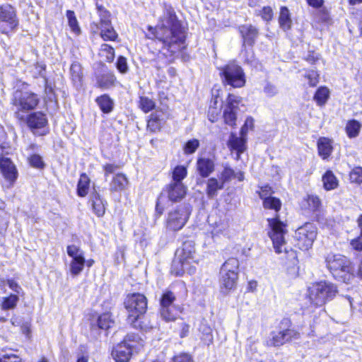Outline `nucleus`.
Instances as JSON below:
<instances>
[{"label":"nucleus","instance_id":"f257e3e1","mask_svg":"<svg viewBox=\"0 0 362 362\" xmlns=\"http://www.w3.org/2000/svg\"><path fill=\"white\" fill-rule=\"evenodd\" d=\"M154 30L155 37L163 43V55L172 57L185 48L184 28L171 6H165L163 15Z\"/></svg>","mask_w":362,"mask_h":362},{"label":"nucleus","instance_id":"f03ea898","mask_svg":"<svg viewBox=\"0 0 362 362\" xmlns=\"http://www.w3.org/2000/svg\"><path fill=\"white\" fill-rule=\"evenodd\" d=\"M267 221L269 227L268 235L272 242L275 252L277 254L285 252L295 259L296 257L295 252L292 250H287L286 225L279 219L278 216L273 218H268Z\"/></svg>","mask_w":362,"mask_h":362},{"label":"nucleus","instance_id":"7ed1b4c3","mask_svg":"<svg viewBox=\"0 0 362 362\" xmlns=\"http://www.w3.org/2000/svg\"><path fill=\"white\" fill-rule=\"evenodd\" d=\"M325 262L327 267L336 279L348 282L353 277L351 262L346 257L329 253L327 255Z\"/></svg>","mask_w":362,"mask_h":362},{"label":"nucleus","instance_id":"20e7f679","mask_svg":"<svg viewBox=\"0 0 362 362\" xmlns=\"http://www.w3.org/2000/svg\"><path fill=\"white\" fill-rule=\"evenodd\" d=\"M144 343L138 335L128 334L124 340L112 350V356L116 362H128L133 353L139 352Z\"/></svg>","mask_w":362,"mask_h":362},{"label":"nucleus","instance_id":"39448f33","mask_svg":"<svg viewBox=\"0 0 362 362\" xmlns=\"http://www.w3.org/2000/svg\"><path fill=\"white\" fill-rule=\"evenodd\" d=\"M337 293V286L326 281L314 283L308 288L310 301L316 306L324 305L327 301L332 300Z\"/></svg>","mask_w":362,"mask_h":362},{"label":"nucleus","instance_id":"423d86ee","mask_svg":"<svg viewBox=\"0 0 362 362\" xmlns=\"http://www.w3.org/2000/svg\"><path fill=\"white\" fill-rule=\"evenodd\" d=\"M124 307L128 312L127 321L133 327L137 328L140 325L138 320L147 309V299L143 294L135 293L129 294L124 300Z\"/></svg>","mask_w":362,"mask_h":362},{"label":"nucleus","instance_id":"0eeeda50","mask_svg":"<svg viewBox=\"0 0 362 362\" xmlns=\"http://www.w3.org/2000/svg\"><path fill=\"white\" fill-rule=\"evenodd\" d=\"M40 102L37 94L22 89H16L12 95L11 104L16 107L15 115L20 120L24 119L21 112H26L35 109Z\"/></svg>","mask_w":362,"mask_h":362},{"label":"nucleus","instance_id":"6e6552de","mask_svg":"<svg viewBox=\"0 0 362 362\" xmlns=\"http://www.w3.org/2000/svg\"><path fill=\"white\" fill-rule=\"evenodd\" d=\"M239 261L230 258L224 262L220 270L221 291L227 293L235 287L238 276Z\"/></svg>","mask_w":362,"mask_h":362},{"label":"nucleus","instance_id":"1a4fd4ad","mask_svg":"<svg viewBox=\"0 0 362 362\" xmlns=\"http://www.w3.org/2000/svg\"><path fill=\"white\" fill-rule=\"evenodd\" d=\"M223 82L233 88L245 86L246 80L243 69L235 62H229L221 69Z\"/></svg>","mask_w":362,"mask_h":362},{"label":"nucleus","instance_id":"9d476101","mask_svg":"<svg viewBox=\"0 0 362 362\" xmlns=\"http://www.w3.org/2000/svg\"><path fill=\"white\" fill-rule=\"evenodd\" d=\"M317 235V229L315 224L306 223L299 227L295 233L297 245L301 250L310 249Z\"/></svg>","mask_w":362,"mask_h":362},{"label":"nucleus","instance_id":"9b49d317","mask_svg":"<svg viewBox=\"0 0 362 362\" xmlns=\"http://www.w3.org/2000/svg\"><path fill=\"white\" fill-rule=\"evenodd\" d=\"M96 7L100 16V23H93L96 29L100 30V36L104 40H115L117 35L111 25L110 13L102 6L96 4Z\"/></svg>","mask_w":362,"mask_h":362},{"label":"nucleus","instance_id":"f8f14e48","mask_svg":"<svg viewBox=\"0 0 362 362\" xmlns=\"http://www.w3.org/2000/svg\"><path fill=\"white\" fill-rule=\"evenodd\" d=\"M18 25L15 8L9 4L0 6V32L6 34L15 30Z\"/></svg>","mask_w":362,"mask_h":362},{"label":"nucleus","instance_id":"ddd939ff","mask_svg":"<svg viewBox=\"0 0 362 362\" xmlns=\"http://www.w3.org/2000/svg\"><path fill=\"white\" fill-rule=\"evenodd\" d=\"M190 215V209L187 206H180L168 214L167 228L173 231L182 229L187 223Z\"/></svg>","mask_w":362,"mask_h":362},{"label":"nucleus","instance_id":"4468645a","mask_svg":"<svg viewBox=\"0 0 362 362\" xmlns=\"http://www.w3.org/2000/svg\"><path fill=\"white\" fill-rule=\"evenodd\" d=\"M66 252L68 255L71 257L69 272L73 276H76L81 273L86 264L84 252L75 245H68Z\"/></svg>","mask_w":362,"mask_h":362},{"label":"nucleus","instance_id":"2eb2a0df","mask_svg":"<svg viewBox=\"0 0 362 362\" xmlns=\"http://www.w3.org/2000/svg\"><path fill=\"white\" fill-rule=\"evenodd\" d=\"M241 98L237 95L229 94L226 99V105L223 110V118L226 124L235 126L237 119V111Z\"/></svg>","mask_w":362,"mask_h":362},{"label":"nucleus","instance_id":"dca6fc26","mask_svg":"<svg viewBox=\"0 0 362 362\" xmlns=\"http://www.w3.org/2000/svg\"><path fill=\"white\" fill-rule=\"evenodd\" d=\"M195 248L194 243L192 240H187L183 243L180 249L176 252V257L181 259L182 262H186L191 265L194 261Z\"/></svg>","mask_w":362,"mask_h":362},{"label":"nucleus","instance_id":"f3484780","mask_svg":"<svg viewBox=\"0 0 362 362\" xmlns=\"http://www.w3.org/2000/svg\"><path fill=\"white\" fill-rule=\"evenodd\" d=\"M288 324H290V320L288 319H284L280 322L279 329L272 331L270 333V336L266 341L267 346H280L286 343V339L283 329V325L287 326Z\"/></svg>","mask_w":362,"mask_h":362},{"label":"nucleus","instance_id":"a211bd4d","mask_svg":"<svg viewBox=\"0 0 362 362\" xmlns=\"http://www.w3.org/2000/svg\"><path fill=\"white\" fill-rule=\"evenodd\" d=\"M0 170L4 177L9 182L11 185H13L17 178L18 172L12 161L8 158H1Z\"/></svg>","mask_w":362,"mask_h":362},{"label":"nucleus","instance_id":"6ab92c4d","mask_svg":"<svg viewBox=\"0 0 362 362\" xmlns=\"http://www.w3.org/2000/svg\"><path fill=\"white\" fill-rule=\"evenodd\" d=\"M169 200L173 202L181 201L185 196L187 187L182 182H170L166 187Z\"/></svg>","mask_w":362,"mask_h":362},{"label":"nucleus","instance_id":"aec40b11","mask_svg":"<svg viewBox=\"0 0 362 362\" xmlns=\"http://www.w3.org/2000/svg\"><path fill=\"white\" fill-rule=\"evenodd\" d=\"M246 136L241 134L238 136L235 134L231 133L228 141V146L230 151L236 152V160H239L240 154L246 150Z\"/></svg>","mask_w":362,"mask_h":362},{"label":"nucleus","instance_id":"412c9836","mask_svg":"<svg viewBox=\"0 0 362 362\" xmlns=\"http://www.w3.org/2000/svg\"><path fill=\"white\" fill-rule=\"evenodd\" d=\"M27 124L31 129H38L47 125V119L42 112H35L28 116Z\"/></svg>","mask_w":362,"mask_h":362},{"label":"nucleus","instance_id":"4be33fe9","mask_svg":"<svg viewBox=\"0 0 362 362\" xmlns=\"http://www.w3.org/2000/svg\"><path fill=\"white\" fill-rule=\"evenodd\" d=\"M197 169L202 177H206L215 170L214 161L209 158H200L197 161Z\"/></svg>","mask_w":362,"mask_h":362},{"label":"nucleus","instance_id":"5701e85b","mask_svg":"<svg viewBox=\"0 0 362 362\" xmlns=\"http://www.w3.org/2000/svg\"><path fill=\"white\" fill-rule=\"evenodd\" d=\"M90 202L93 210L96 216L101 217L105 211V205L107 202L103 200L100 194L94 190L90 194Z\"/></svg>","mask_w":362,"mask_h":362},{"label":"nucleus","instance_id":"b1692460","mask_svg":"<svg viewBox=\"0 0 362 362\" xmlns=\"http://www.w3.org/2000/svg\"><path fill=\"white\" fill-rule=\"evenodd\" d=\"M195 271L194 266L189 265L186 262H182L177 257L173 262L171 272L175 276H182L185 272L192 274Z\"/></svg>","mask_w":362,"mask_h":362},{"label":"nucleus","instance_id":"393cba45","mask_svg":"<svg viewBox=\"0 0 362 362\" xmlns=\"http://www.w3.org/2000/svg\"><path fill=\"white\" fill-rule=\"evenodd\" d=\"M221 100H219L218 95H214L213 94V98L210 102V105L208 111V117L211 122H214L217 120L218 116L221 113Z\"/></svg>","mask_w":362,"mask_h":362},{"label":"nucleus","instance_id":"a878e982","mask_svg":"<svg viewBox=\"0 0 362 362\" xmlns=\"http://www.w3.org/2000/svg\"><path fill=\"white\" fill-rule=\"evenodd\" d=\"M116 77L112 72H106L96 76V83L98 88L108 89L115 86Z\"/></svg>","mask_w":362,"mask_h":362},{"label":"nucleus","instance_id":"bb28decb","mask_svg":"<svg viewBox=\"0 0 362 362\" xmlns=\"http://www.w3.org/2000/svg\"><path fill=\"white\" fill-rule=\"evenodd\" d=\"M240 31L243 38L244 43L252 45L257 37L258 31L252 25H243L240 28Z\"/></svg>","mask_w":362,"mask_h":362},{"label":"nucleus","instance_id":"cd10ccee","mask_svg":"<svg viewBox=\"0 0 362 362\" xmlns=\"http://www.w3.org/2000/svg\"><path fill=\"white\" fill-rule=\"evenodd\" d=\"M199 332L200 334V339L204 344L209 346L213 343L214 337L211 327L206 321H202L199 327Z\"/></svg>","mask_w":362,"mask_h":362},{"label":"nucleus","instance_id":"c85d7f7f","mask_svg":"<svg viewBox=\"0 0 362 362\" xmlns=\"http://www.w3.org/2000/svg\"><path fill=\"white\" fill-rule=\"evenodd\" d=\"M224 183L214 177L209 178L206 182V192L209 199L217 196L218 191L223 188Z\"/></svg>","mask_w":362,"mask_h":362},{"label":"nucleus","instance_id":"c756f323","mask_svg":"<svg viewBox=\"0 0 362 362\" xmlns=\"http://www.w3.org/2000/svg\"><path fill=\"white\" fill-rule=\"evenodd\" d=\"M164 119L165 118L163 115L158 111H156L155 113L150 115V119L148 120L147 124L148 129L153 132L159 131Z\"/></svg>","mask_w":362,"mask_h":362},{"label":"nucleus","instance_id":"7c9ffc66","mask_svg":"<svg viewBox=\"0 0 362 362\" xmlns=\"http://www.w3.org/2000/svg\"><path fill=\"white\" fill-rule=\"evenodd\" d=\"M317 148L319 155L325 159L329 157L332 151L331 140L327 138H320L317 141Z\"/></svg>","mask_w":362,"mask_h":362},{"label":"nucleus","instance_id":"2f4dec72","mask_svg":"<svg viewBox=\"0 0 362 362\" xmlns=\"http://www.w3.org/2000/svg\"><path fill=\"white\" fill-rule=\"evenodd\" d=\"M128 184V180L123 174H117L112 179L110 185L111 192H118L124 189Z\"/></svg>","mask_w":362,"mask_h":362},{"label":"nucleus","instance_id":"473e14b6","mask_svg":"<svg viewBox=\"0 0 362 362\" xmlns=\"http://www.w3.org/2000/svg\"><path fill=\"white\" fill-rule=\"evenodd\" d=\"M279 23L280 27L284 30H287L291 27L292 21L291 19L290 12L285 6L281 8Z\"/></svg>","mask_w":362,"mask_h":362},{"label":"nucleus","instance_id":"72a5a7b5","mask_svg":"<svg viewBox=\"0 0 362 362\" xmlns=\"http://www.w3.org/2000/svg\"><path fill=\"white\" fill-rule=\"evenodd\" d=\"M70 74L72 81L75 85L79 86L83 78V72L81 64L78 62H74L70 67Z\"/></svg>","mask_w":362,"mask_h":362},{"label":"nucleus","instance_id":"f704fd0d","mask_svg":"<svg viewBox=\"0 0 362 362\" xmlns=\"http://www.w3.org/2000/svg\"><path fill=\"white\" fill-rule=\"evenodd\" d=\"M324 187L326 190H332L338 186V180L333 173L328 170L322 176Z\"/></svg>","mask_w":362,"mask_h":362},{"label":"nucleus","instance_id":"c9c22d12","mask_svg":"<svg viewBox=\"0 0 362 362\" xmlns=\"http://www.w3.org/2000/svg\"><path fill=\"white\" fill-rule=\"evenodd\" d=\"M96 103L104 113H109L112 110L113 102L106 94L97 98Z\"/></svg>","mask_w":362,"mask_h":362},{"label":"nucleus","instance_id":"e433bc0d","mask_svg":"<svg viewBox=\"0 0 362 362\" xmlns=\"http://www.w3.org/2000/svg\"><path fill=\"white\" fill-rule=\"evenodd\" d=\"M179 308L177 306L168 307L165 309H160L161 317L167 322L175 320L179 315Z\"/></svg>","mask_w":362,"mask_h":362},{"label":"nucleus","instance_id":"4c0bfd02","mask_svg":"<svg viewBox=\"0 0 362 362\" xmlns=\"http://www.w3.org/2000/svg\"><path fill=\"white\" fill-rule=\"evenodd\" d=\"M90 179L86 174H82L77 185V194L79 197H83L88 194L89 189Z\"/></svg>","mask_w":362,"mask_h":362},{"label":"nucleus","instance_id":"58836bf2","mask_svg":"<svg viewBox=\"0 0 362 362\" xmlns=\"http://www.w3.org/2000/svg\"><path fill=\"white\" fill-rule=\"evenodd\" d=\"M361 129V124L355 119L350 120L346 126V132L349 138L356 137Z\"/></svg>","mask_w":362,"mask_h":362},{"label":"nucleus","instance_id":"ea45409f","mask_svg":"<svg viewBox=\"0 0 362 362\" xmlns=\"http://www.w3.org/2000/svg\"><path fill=\"white\" fill-rule=\"evenodd\" d=\"M262 200L264 209L274 210L277 212L281 207V202L279 199L274 197L269 196Z\"/></svg>","mask_w":362,"mask_h":362},{"label":"nucleus","instance_id":"a19ab883","mask_svg":"<svg viewBox=\"0 0 362 362\" xmlns=\"http://www.w3.org/2000/svg\"><path fill=\"white\" fill-rule=\"evenodd\" d=\"M329 96V89L326 87H320L317 90L314 95V100L318 105L322 106L326 103Z\"/></svg>","mask_w":362,"mask_h":362},{"label":"nucleus","instance_id":"79ce46f5","mask_svg":"<svg viewBox=\"0 0 362 362\" xmlns=\"http://www.w3.org/2000/svg\"><path fill=\"white\" fill-rule=\"evenodd\" d=\"M114 324L110 313H104L98 317L97 320V326L101 329H108Z\"/></svg>","mask_w":362,"mask_h":362},{"label":"nucleus","instance_id":"37998d69","mask_svg":"<svg viewBox=\"0 0 362 362\" xmlns=\"http://www.w3.org/2000/svg\"><path fill=\"white\" fill-rule=\"evenodd\" d=\"M175 300V296L171 291L165 292L160 300V309H165L168 307L175 306L173 303Z\"/></svg>","mask_w":362,"mask_h":362},{"label":"nucleus","instance_id":"c03bdc74","mask_svg":"<svg viewBox=\"0 0 362 362\" xmlns=\"http://www.w3.org/2000/svg\"><path fill=\"white\" fill-rule=\"evenodd\" d=\"M99 55L107 62H112L115 57L114 49L107 44H103L100 49Z\"/></svg>","mask_w":362,"mask_h":362},{"label":"nucleus","instance_id":"a18cd8bd","mask_svg":"<svg viewBox=\"0 0 362 362\" xmlns=\"http://www.w3.org/2000/svg\"><path fill=\"white\" fill-rule=\"evenodd\" d=\"M187 174V168L182 165L176 166L173 171V180L171 182H182V180Z\"/></svg>","mask_w":362,"mask_h":362},{"label":"nucleus","instance_id":"49530a36","mask_svg":"<svg viewBox=\"0 0 362 362\" xmlns=\"http://www.w3.org/2000/svg\"><path fill=\"white\" fill-rule=\"evenodd\" d=\"M66 17L68 18L69 25L72 32L78 35L81 32L78 21L73 11L68 10L66 11Z\"/></svg>","mask_w":362,"mask_h":362},{"label":"nucleus","instance_id":"de8ad7c7","mask_svg":"<svg viewBox=\"0 0 362 362\" xmlns=\"http://www.w3.org/2000/svg\"><path fill=\"white\" fill-rule=\"evenodd\" d=\"M139 107L144 112H148L152 110L155 106V102L146 96H141L139 98Z\"/></svg>","mask_w":362,"mask_h":362},{"label":"nucleus","instance_id":"09e8293b","mask_svg":"<svg viewBox=\"0 0 362 362\" xmlns=\"http://www.w3.org/2000/svg\"><path fill=\"white\" fill-rule=\"evenodd\" d=\"M291 323L287 326L283 325V329L284 332L286 342L292 340L298 339L300 337V334L298 331L295 329L290 328Z\"/></svg>","mask_w":362,"mask_h":362},{"label":"nucleus","instance_id":"8fccbe9b","mask_svg":"<svg viewBox=\"0 0 362 362\" xmlns=\"http://www.w3.org/2000/svg\"><path fill=\"white\" fill-rule=\"evenodd\" d=\"M18 297L16 295H11L7 298H4L1 303L3 310L13 309L17 304Z\"/></svg>","mask_w":362,"mask_h":362},{"label":"nucleus","instance_id":"3c124183","mask_svg":"<svg viewBox=\"0 0 362 362\" xmlns=\"http://www.w3.org/2000/svg\"><path fill=\"white\" fill-rule=\"evenodd\" d=\"M199 146V141L196 139L189 140L183 147L184 153L189 155L194 153Z\"/></svg>","mask_w":362,"mask_h":362},{"label":"nucleus","instance_id":"603ef678","mask_svg":"<svg viewBox=\"0 0 362 362\" xmlns=\"http://www.w3.org/2000/svg\"><path fill=\"white\" fill-rule=\"evenodd\" d=\"M235 171L232 169L229 165H225L223 166V170L221 173V181L225 183L226 182H228L230 180L233 178H235Z\"/></svg>","mask_w":362,"mask_h":362},{"label":"nucleus","instance_id":"864d4df0","mask_svg":"<svg viewBox=\"0 0 362 362\" xmlns=\"http://www.w3.org/2000/svg\"><path fill=\"white\" fill-rule=\"evenodd\" d=\"M349 179L351 182L362 183V168L356 167L354 168L349 173Z\"/></svg>","mask_w":362,"mask_h":362},{"label":"nucleus","instance_id":"5fc2aeb1","mask_svg":"<svg viewBox=\"0 0 362 362\" xmlns=\"http://www.w3.org/2000/svg\"><path fill=\"white\" fill-rule=\"evenodd\" d=\"M305 78L308 80L310 86H316L319 82V74L316 71L309 70L305 74Z\"/></svg>","mask_w":362,"mask_h":362},{"label":"nucleus","instance_id":"6e6d98bb","mask_svg":"<svg viewBox=\"0 0 362 362\" xmlns=\"http://www.w3.org/2000/svg\"><path fill=\"white\" fill-rule=\"evenodd\" d=\"M307 202L310 210L313 211L317 210L321 204L320 199L314 195H309Z\"/></svg>","mask_w":362,"mask_h":362},{"label":"nucleus","instance_id":"4d7b16f0","mask_svg":"<svg viewBox=\"0 0 362 362\" xmlns=\"http://www.w3.org/2000/svg\"><path fill=\"white\" fill-rule=\"evenodd\" d=\"M29 163L34 168H42L44 167L42 158L37 154H33L29 158Z\"/></svg>","mask_w":362,"mask_h":362},{"label":"nucleus","instance_id":"13d9d810","mask_svg":"<svg viewBox=\"0 0 362 362\" xmlns=\"http://www.w3.org/2000/svg\"><path fill=\"white\" fill-rule=\"evenodd\" d=\"M258 15H260L264 21H269L273 18V10L270 6H264L259 11Z\"/></svg>","mask_w":362,"mask_h":362},{"label":"nucleus","instance_id":"bf43d9fd","mask_svg":"<svg viewBox=\"0 0 362 362\" xmlns=\"http://www.w3.org/2000/svg\"><path fill=\"white\" fill-rule=\"evenodd\" d=\"M117 68L122 74H125L128 71L127 59L124 57H119L117 61Z\"/></svg>","mask_w":362,"mask_h":362},{"label":"nucleus","instance_id":"052dcab7","mask_svg":"<svg viewBox=\"0 0 362 362\" xmlns=\"http://www.w3.org/2000/svg\"><path fill=\"white\" fill-rule=\"evenodd\" d=\"M254 126V120L251 117H248L246 119L244 125L240 129V134L243 136H246L247 132L249 129H252Z\"/></svg>","mask_w":362,"mask_h":362},{"label":"nucleus","instance_id":"680f3d73","mask_svg":"<svg viewBox=\"0 0 362 362\" xmlns=\"http://www.w3.org/2000/svg\"><path fill=\"white\" fill-rule=\"evenodd\" d=\"M272 194H273V191L272 189V187H269V185H265L264 187H262L260 189V191L259 192V197L262 199H264L268 197L269 196H272Z\"/></svg>","mask_w":362,"mask_h":362},{"label":"nucleus","instance_id":"e2e57ef3","mask_svg":"<svg viewBox=\"0 0 362 362\" xmlns=\"http://www.w3.org/2000/svg\"><path fill=\"white\" fill-rule=\"evenodd\" d=\"M0 362H19V358L15 354H0Z\"/></svg>","mask_w":362,"mask_h":362},{"label":"nucleus","instance_id":"0e129e2a","mask_svg":"<svg viewBox=\"0 0 362 362\" xmlns=\"http://www.w3.org/2000/svg\"><path fill=\"white\" fill-rule=\"evenodd\" d=\"M264 93L269 97H272L277 93V89L275 86L267 83L264 88Z\"/></svg>","mask_w":362,"mask_h":362},{"label":"nucleus","instance_id":"69168bd1","mask_svg":"<svg viewBox=\"0 0 362 362\" xmlns=\"http://www.w3.org/2000/svg\"><path fill=\"white\" fill-rule=\"evenodd\" d=\"M173 362H193V361L189 354H181L174 357Z\"/></svg>","mask_w":362,"mask_h":362},{"label":"nucleus","instance_id":"338daca9","mask_svg":"<svg viewBox=\"0 0 362 362\" xmlns=\"http://www.w3.org/2000/svg\"><path fill=\"white\" fill-rule=\"evenodd\" d=\"M351 245L354 250H358V251L362 250V240H361V238H358L354 240H352L351 242Z\"/></svg>","mask_w":362,"mask_h":362},{"label":"nucleus","instance_id":"774afa93","mask_svg":"<svg viewBox=\"0 0 362 362\" xmlns=\"http://www.w3.org/2000/svg\"><path fill=\"white\" fill-rule=\"evenodd\" d=\"M103 168L105 170V175L107 176L109 174L113 173L117 168V166L113 164H106L104 165Z\"/></svg>","mask_w":362,"mask_h":362}]
</instances>
